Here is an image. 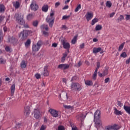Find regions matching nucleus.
<instances>
[{"instance_id": "obj_1", "label": "nucleus", "mask_w": 130, "mask_h": 130, "mask_svg": "<svg viewBox=\"0 0 130 130\" xmlns=\"http://www.w3.org/2000/svg\"><path fill=\"white\" fill-rule=\"evenodd\" d=\"M15 18L16 20V22L19 24V25H24V28H29V25L27 24H25V19H24V15L16 13L15 15Z\"/></svg>"}, {"instance_id": "obj_2", "label": "nucleus", "mask_w": 130, "mask_h": 130, "mask_svg": "<svg viewBox=\"0 0 130 130\" xmlns=\"http://www.w3.org/2000/svg\"><path fill=\"white\" fill-rule=\"evenodd\" d=\"M54 13L52 12L50 13V16H48V17L46 18V22L47 23H49V26L51 28H52V26H53V24H54Z\"/></svg>"}, {"instance_id": "obj_3", "label": "nucleus", "mask_w": 130, "mask_h": 130, "mask_svg": "<svg viewBox=\"0 0 130 130\" xmlns=\"http://www.w3.org/2000/svg\"><path fill=\"white\" fill-rule=\"evenodd\" d=\"M71 90L72 91H81L82 90V85L79 83H73L71 84Z\"/></svg>"}, {"instance_id": "obj_4", "label": "nucleus", "mask_w": 130, "mask_h": 130, "mask_svg": "<svg viewBox=\"0 0 130 130\" xmlns=\"http://www.w3.org/2000/svg\"><path fill=\"white\" fill-rule=\"evenodd\" d=\"M30 33H31V31L30 30H23L19 34V37H21L22 40H25V39H27Z\"/></svg>"}, {"instance_id": "obj_5", "label": "nucleus", "mask_w": 130, "mask_h": 130, "mask_svg": "<svg viewBox=\"0 0 130 130\" xmlns=\"http://www.w3.org/2000/svg\"><path fill=\"white\" fill-rule=\"evenodd\" d=\"M42 45V43L41 42V41H38L37 44H34L32 45V51H34L35 52H37V51H39Z\"/></svg>"}, {"instance_id": "obj_6", "label": "nucleus", "mask_w": 130, "mask_h": 130, "mask_svg": "<svg viewBox=\"0 0 130 130\" xmlns=\"http://www.w3.org/2000/svg\"><path fill=\"white\" fill-rule=\"evenodd\" d=\"M57 69L61 70L64 73L66 70L70 69V64L67 63L60 64L58 66Z\"/></svg>"}, {"instance_id": "obj_7", "label": "nucleus", "mask_w": 130, "mask_h": 130, "mask_svg": "<svg viewBox=\"0 0 130 130\" xmlns=\"http://www.w3.org/2000/svg\"><path fill=\"white\" fill-rule=\"evenodd\" d=\"M119 127L116 124L109 125L105 127V130H118Z\"/></svg>"}, {"instance_id": "obj_8", "label": "nucleus", "mask_w": 130, "mask_h": 130, "mask_svg": "<svg viewBox=\"0 0 130 130\" xmlns=\"http://www.w3.org/2000/svg\"><path fill=\"white\" fill-rule=\"evenodd\" d=\"M34 117L36 119H39L40 118V115H41V112L39 109H35L34 111Z\"/></svg>"}, {"instance_id": "obj_9", "label": "nucleus", "mask_w": 130, "mask_h": 130, "mask_svg": "<svg viewBox=\"0 0 130 130\" xmlns=\"http://www.w3.org/2000/svg\"><path fill=\"white\" fill-rule=\"evenodd\" d=\"M30 9L32 10V11H34L35 12H36L39 9V7L38 5L36 4V2L33 1L31 4H30Z\"/></svg>"}, {"instance_id": "obj_10", "label": "nucleus", "mask_w": 130, "mask_h": 130, "mask_svg": "<svg viewBox=\"0 0 130 130\" xmlns=\"http://www.w3.org/2000/svg\"><path fill=\"white\" fill-rule=\"evenodd\" d=\"M62 44L63 47V48L65 49H67L68 53L70 52V48H71V45H70L69 43L66 42L64 40H63L62 42Z\"/></svg>"}, {"instance_id": "obj_11", "label": "nucleus", "mask_w": 130, "mask_h": 130, "mask_svg": "<svg viewBox=\"0 0 130 130\" xmlns=\"http://www.w3.org/2000/svg\"><path fill=\"white\" fill-rule=\"evenodd\" d=\"M49 111L53 117H58V111L53 109H50Z\"/></svg>"}, {"instance_id": "obj_12", "label": "nucleus", "mask_w": 130, "mask_h": 130, "mask_svg": "<svg viewBox=\"0 0 130 130\" xmlns=\"http://www.w3.org/2000/svg\"><path fill=\"white\" fill-rule=\"evenodd\" d=\"M93 16H94V14H93V13L87 12L86 15H85L87 21L89 22V21L92 20Z\"/></svg>"}, {"instance_id": "obj_13", "label": "nucleus", "mask_w": 130, "mask_h": 130, "mask_svg": "<svg viewBox=\"0 0 130 130\" xmlns=\"http://www.w3.org/2000/svg\"><path fill=\"white\" fill-rule=\"evenodd\" d=\"M44 77H48L49 76V72H48L47 67H45L43 72L41 74Z\"/></svg>"}, {"instance_id": "obj_14", "label": "nucleus", "mask_w": 130, "mask_h": 130, "mask_svg": "<svg viewBox=\"0 0 130 130\" xmlns=\"http://www.w3.org/2000/svg\"><path fill=\"white\" fill-rule=\"evenodd\" d=\"M64 96H61V94H59V96L60 97V99H62L63 101H67L68 100H70L69 99V96H68V93L64 92Z\"/></svg>"}, {"instance_id": "obj_15", "label": "nucleus", "mask_w": 130, "mask_h": 130, "mask_svg": "<svg viewBox=\"0 0 130 130\" xmlns=\"http://www.w3.org/2000/svg\"><path fill=\"white\" fill-rule=\"evenodd\" d=\"M24 113L26 115V116H28L30 114V107L26 106L24 107Z\"/></svg>"}, {"instance_id": "obj_16", "label": "nucleus", "mask_w": 130, "mask_h": 130, "mask_svg": "<svg viewBox=\"0 0 130 130\" xmlns=\"http://www.w3.org/2000/svg\"><path fill=\"white\" fill-rule=\"evenodd\" d=\"M95 126L96 127L97 129H98L99 127H101V126H102L101 120L99 119L96 120L95 123Z\"/></svg>"}, {"instance_id": "obj_17", "label": "nucleus", "mask_w": 130, "mask_h": 130, "mask_svg": "<svg viewBox=\"0 0 130 130\" xmlns=\"http://www.w3.org/2000/svg\"><path fill=\"white\" fill-rule=\"evenodd\" d=\"M101 113H100V111L97 110L94 114V119H99L100 118V115Z\"/></svg>"}, {"instance_id": "obj_18", "label": "nucleus", "mask_w": 130, "mask_h": 130, "mask_svg": "<svg viewBox=\"0 0 130 130\" xmlns=\"http://www.w3.org/2000/svg\"><path fill=\"white\" fill-rule=\"evenodd\" d=\"M13 6L16 10H17V9H19V8H20L21 6V3H20L19 2L16 1V2H13Z\"/></svg>"}, {"instance_id": "obj_19", "label": "nucleus", "mask_w": 130, "mask_h": 130, "mask_svg": "<svg viewBox=\"0 0 130 130\" xmlns=\"http://www.w3.org/2000/svg\"><path fill=\"white\" fill-rule=\"evenodd\" d=\"M87 115V114H86ZM86 115L84 116V114H81L77 116V118L78 120H80L81 121H83L86 118Z\"/></svg>"}, {"instance_id": "obj_20", "label": "nucleus", "mask_w": 130, "mask_h": 130, "mask_svg": "<svg viewBox=\"0 0 130 130\" xmlns=\"http://www.w3.org/2000/svg\"><path fill=\"white\" fill-rule=\"evenodd\" d=\"M114 113L116 115H122V114H123V113L121 112V111L118 110L116 108H114Z\"/></svg>"}, {"instance_id": "obj_21", "label": "nucleus", "mask_w": 130, "mask_h": 130, "mask_svg": "<svg viewBox=\"0 0 130 130\" xmlns=\"http://www.w3.org/2000/svg\"><path fill=\"white\" fill-rule=\"evenodd\" d=\"M16 88V85L13 84L11 87V97L14 96L15 93V89Z\"/></svg>"}, {"instance_id": "obj_22", "label": "nucleus", "mask_w": 130, "mask_h": 130, "mask_svg": "<svg viewBox=\"0 0 130 130\" xmlns=\"http://www.w3.org/2000/svg\"><path fill=\"white\" fill-rule=\"evenodd\" d=\"M101 50H102V48L101 47H99V48L94 47L93 48V53H98V52H100Z\"/></svg>"}, {"instance_id": "obj_23", "label": "nucleus", "mask_w": 130, "mask_h": 130, "mask_svg": "<svg viewBox=\"0 0 130 130\" xmlns=\"http://www.w3.org/2000/svg\"><path fill=\"white\" fill-rule=\"evenodd\" d=\"M123 108L125 111H126V112L128 113V114H130V107L124 105L123 106Z\"/></svg>"}, {"instance_id": "obj_24", "label": "nucleus", "mask_w": 130, "mask_h": 130, "mask_svg": "<svg viewBox=\"0 0 130 130\" xmlns=\"http://www.w3.org/2000/svg\"><path fill=\"white\" fill-rule=\"evenodd\" d=\"M85 85L87 86H92L93 85V82L91 80H85Z\"/></svg>"}, {"instance_id": "obj_25", "label": "nucleus", "mask_w": 130, "mask_h": 130, "mask_svg": "<svg viewBox=\"0 0 130 130\" xmlns=\"http://www.w3.org/2000/svg\"><path fill=\"white\" fill-rule=\"evenodd\" d=\"M21 68L22 69H25L26 67H27V63L25 60H22L20 65Z\"/></svg>"}, {"instance_id": "obj_26", "label": "nucleus", "mask_w": 130, "mask_h": 130, "mask_svg": "<svg viewBox=\"0 0 130 130\" xmlns=\"http://www.w3.org/2000/svg\"><path fill=\"white\" fill-rule=\"evenodd\" d=\"M99 21V19L97 18H94L91 21V26H94L96 23H97Z\"/></svg>"}, {"instance_id": "obj_27", "label": "nucleus", "mask_w": 130, "mask_h": 130, "mask_svg": "<svg viewBox=\"0 0 130 130\" xmlns=\"http://www.w3.org/2000/svg\"><path fill=\"white\" fill-rule=\"evenodd\" d=\"M6 62V59H4L3 56H0V64H5Z\"/></svg>"}, {"instance_id": "obj_28", "label": "nucleus", "mask_w": 130, "mask_h": 130, "mask_svg": "<svg viewBox=\"0 0 130 130\" xmlns=\"http://www.w3.org/2000/svg\"><path fill=\"white\" fill-rule=\"evenodd\" d=\"M42 10L43 12H47L48 11V5H44L43 6Z\"/></svg>"}, {"instance_id": "obj_29", "label": "nucleus", "mask_w": 130, "mask_h": 130, "mask_svg": "<svg viewBox=\"0 0 130 130\" xmlns=\"http://www.w3.org/2000/svg\"><path fill=\"white\" fill-rule=\"evenodd\" d=\"M9 42L13 43V44H16L17 43V39L12 38L9 39Z\"/></svg>"}, {"instance_id": "obj_30", "label": "nucleus", "mask_w": 130, "mask_h": 130, "mask_svg": "<svg viewBox=\"0 0 130 130\" xmlns=\"http://www.w3.org/2000/svg\"><path fill=\"white\" fill-rule=\"evenodd\" d=\"M5 5L4 4H1L0 5V12L1 13H4L5 12Z\"/></svg>"}, {"instance_id": "obj_31", "label": "nucleus", "mask_w": 130, "mask_h": 130, "mask_svg": "<svg viewBox=\"0 0 130 130\" xmlns=\"http://www.w3.org/2000/svg\"><path fill=\"white\" fill-rule=\"evenodd\" d=\"M31 45V40L28 39L26 42L25 43V45L26 47H28V46H30Z\"/></svg>"}, {"instance_id": "obj_32", "label": "nucleus", "mask_w": 130, "mask_h": 130, "mask_svg": "<svg viewBox=\"0 0 130 130\" xmlns=\"http://www.w3.org/2000/svg\"><path fill=\"white\" fill-rule=\"evenodd\" d=\"M81 9H82V6L81 4H79L75 10V13L79 12V10H81Z\"/></svg>"}, {"instance_id": "obj_33", "label": "nucleus", "mask_w": 130, "mask_h": 130, "mask_svg": "<svg viewBox=\"0 0 130 130\" xmlns=\"http://www.w3.org/2000/svg\"><path fill=\"white\" fill-rule=\"evenodd\" d=\"M95 29L96 31H100V30H102V25H98L95 26Z\"/></svg>"}, {"instance_id": "obj_34", "label": "nucleus", "mask_w": 130, "mask_h": 130, "mask_svg": "<svg viewBox=\"0 0 130 130\" xmlns=\"http://www.w3.org/2000/svg\"><path fill=\"white\" fill-rule=\"evenodd\" d=\"M78 38V36H75L72 40L71 41V43L72 44H75L77 42V39Z\"/></svg>"}, {"instance_id": "obj_35", "label": "nucleus", "mask_w": 130, "mask_h": 130, "mask_svg": "<svg viewBox=\"0 0 130 130\" xmlns=\"http://www.w3.org/2000/svg\"><path fill=\"white\" fill-rule=\"evenodd\" d=\"M106 6L107 7V8H110V7L112 6V3H111L110 1H107Z\"/></svg>"}, {"instance_id": "obj_36", "label": "nucleus", "mask_w": 130, "mask_h": 130, "mask_svg": "<svg viewBox=\"0 0 130 130\" xmlns=\"http://www.w3.org/2000/svg\"><path fill=\"white\" fill-rule=\"evenodd\" d=\"M124 19V17H123V15H120L119 17L117 19V21L118 22H121V21H122V20Z\"/></svg>"}, {"instance_id": "obj_37", "label": "nucleus", "mask_w": 130, "mask_h": 130, "mask_svg": "<svg viewBox=\"0 0 130 130\" xmlns=\"http://www.w3.org/2000/svg\"><path fill=\"white\" fill-rule=\"evenodd\" d=\"M125 44V43H123L119 46V48H118L119 51H121V50H122V49H123V46H124Z\"/></svg>"}, {"instance_id": "obj_38", "label": "nucleus", "mask_w": 130, "mask_h": 130, "mask_svg": "<svg viewBox=\"0 0 130 130\" xmlns=\"http://www.w3.org/2000/svg\"><path fill=\"white\" fill-rule=\"evenodd\" d=\"M27 19L28 21L32 20V19H33V14H28L27 16Z\"/></svg>"}, {"instance_id": "obj_39", "label": "nucleus", "mask_w": 130, "mask_h": 130, "mask_svg": "<svg viewBox=\"0 0 130 130\" xmlns=\"http://www.w3.org/2000/svg\"><path fill=\"white\" fill-rule=\"evenodd\" d=\"M121 57H123V58H125L127 55H126V53L125 52H122L120 55Z\"/></svg>"}, {"instance_id": "obj_40", "label": "nucleus", "mask_w": 130, "mask_h": 130, "mask_svg": "<svg viewBox=\"0 0 130 130\" xmlns=\"http://www.w3.org/2000/svg\"><path fill=\"white\" fill-rule=\"evenodd\" d=\"M4 36H3V30L0 29V42H2Z\"/></svg>"}, {"instance_id": "obj_41", "label": "nucleus", "mask_w": 130, "mask_h": 130, "mask_svg": "<svg viewBox=\"0 0 130 130\" xmlns=\"http://www.w3.org/2000/svg\"><path fill=\"white\" fill-rule=\"evenodd\" d=\"M32 25L34 27H37L38 26V21L36 20L32 22Z\"/></svg>"}, {"instance_id": "obj_42", "label": "nucleus", "mask_w": 130, "mask_h": 130, "mask_svg": "<svg viewBox=\"0 0 130 130\" xmlns=\"http://www.w3.org/2000/svg\"><path fill=\"white\" fill-rule=\"evenodd\" d=\"M125 16H126V17H125L126 21H130V15L129 14H125Z\"/></svg>"}, {"instance_id": "obj_43", "label": "nucleus", "mask_w": 130, "mask_h": 130, "mask_svg": "<svg viewBox=\"0 0 130 130\" xmlns=\"http://www.w3.org/2000/svg\"><path fill=\"white\" fill-rule=\"evenodd\" d=\"M70 17H71V15H68V16L64 15L62 17V20H67V19H69V18H70Z\"/></svg>"}, {"instance_id": "obj_44", "label": "nucleus", "mask_w": 130, "mask_h": 130, "mask_svg": "<svg viewBox=\"0 0 130 130\" xmlns=\"http://www.w3.org/2000/svg\"><path fill=\"white\" fill-rule=\"evenodd\" d=\"M5 50L6 51H7V52H11V48L9 46H6L5 47Z\"/></svg>"}, {"instance_id": "obj_45", "label": "nucleus", "mask_w": 130, "mask_h": 130, "mask_svg": "<svg viewBox=\"0 0 130 130\" xmlns=\"http://www.w3.org/2000/svg\"><path fill=\"white\" fill-rule=\"evenodd\" d=\"M92 79L93 80H95L97 79V73H93L92 75Z\"/></svg>"}, {"instance_id": "obj_46", "label": "nucleus", "mask_w": 130, "mask_h": 130, "mask_svg": "<svg viewBox=\"0 0 130 130\" xmlns=\"http://www.w3.org/2000/svg\"><path fill=\"white\" fill-rule=\"evenodd\" d=\"M58 130H64V127L62 125H59L58 126Z\"/></svg>"}, {"instance_id": "obj_47", "label": "nucleus", "mask_w": 130, "mask_h": 130, "mask_svg": "<svg viewBox=\"0 0 130 130\" xmlns=\"http://www.w3.org/2000/svg\"><path fill=\"white\" fill-rule=\"evenodd\" d=\"M64 108H66V109H73V107L71 106H68V105H65L64 106Z\"/></svg>"}, {"instance_id": "obj_48", "label": "nucleus", "mask_w": 130, "mask_h": 130, "mask_svg": "<svg viewBox=\"0 0 130 130\" xmlns=\"http://www.w3.org/2000/svg\"><path fill=\"white\" fill-rule=\"evenodd\" d=\"M103 74H104V76H106L107 75H108V69L105 70Z\"/></svg>"}, {"instance_id": "obj_49", "label": "nucleus", "mask_w": 130, "mask_h": 130, "mask_svg": "<svg viewBox=\"0 0 130 130\" xmlns=\"http://www.w3.org/2000/svg\"><path fill=\"white\" fill-rule=\"evenodd\" d=\"M35 77L36 79H40V78H41V75L38 73L35 75Z\"/></svg>"}, {"instance_id": "obj_50", "label": "nucleus", "mask_w": 130, "mask_h": 130, "mask_svg": "<svg viewBox=\"0 0 130 130\" xmlns=\"http://www.w3.org/2000/svg\"><path fill=\"white\" fill-rule=\"evenodd\" d=\"M46 26H47V25L46 24H43L41 26V29H42V30H44V29H45L46 27Z\"/></svg>"}, {"instance_id": "obj_51", "label": "nucleus", "mask_w": 130, "mask_h": 130, "mask_svg": "<svg viewBox=\"0 0 130 130\" xmlns=\"http://www.w3.org/2000/svg\"><path fill=\"white\" fill-rule=\"evenodd\" d=\"M110 80V78H109V77H108L105 79V83L106 84H107V83H108V82H109Z\"/></svg>"}, {"instance_id": "obj_52", "label": "nucleus", "mask_w": 130, "mask_h": 130, "mask_svg": "<svg viewBox=\"0 0 130 130\" xmlns=\"http://www.w3.org/2000/svg\"><path fill=\"white\" fill-rule=\"evenodd\" d=\"M46 128V126H45L44 125H42L41 126L40 130H45Z\"/></svg>"}, {"instance_id": "obj_53", "label": "nucleus", "mask_w": 130, "mask_h": 130, "mask_svg": "<svg viewBox=\"0 0 130 130\" xmlns=\"http://www.w3.org/2000/svg\"><path fill=\"white\" fill-rule=\"evenodd\" d=\"M43 34L44 35V36H48V32L43 31Z\"/></svg>"}, {"instance_id": "obj_54", "label": "nucleus", "mask_w": 130, "mask_h": 130, "mask_svg": "<svg viewBox=\"0 0 130 130\" xmlns=\"http://www.w3.org/2000/svg\"><path fill=\"white\" fill-rule=\"evenodd\" d=\"M60 5V2H56L55 4V8H57V7H58Z\"/></svg>"}, {"instance_id": "obj_55", "label": "nucleus", "mask_w": 130, "mask_h": 130, "mask_svg": "<svg viewBox=\"0 0 130 130\" xmlns=\"http://www.w3.org/2000/svg\"><path fill=\"white\" fill-rule=\"evenodd\" d=\"M117 105H118L120 107H122V103H121L120 101L117 102Z\"/></svg>"}, {"instance_id": "obj_56", "label": "nucleus", "mask_w": 130, "mask_h": 130, "mask_svg": "<svg viewBox=\"0 0 130 130\" xmlns=\"http://www.w3.org/2000/svg\"><path fill=\"white\" fill-rule=\"evenodd\" d=\"M85 47V44L84 43H82V44H81L80 45V48H81V49H83V48H84Z\"/></svg>"}, {"instance_id": "obj_57", "label": "nucleus", "mask_w": 130, "mask_h": 130, "mask_svg": "<svg viewBox=\"0 0 130 130\" xmlns=\"http://www.w3.org/2000/svg\"><path fill=\"white\" fill-rule=\"evenodd\" d=\"M114 15H115V12H113L110 14V17L113 18V17L114 16Z\"/></svg>"}, {"instance_id": "obj_58", "label": "nucleus", "mask_w": 130, "mask_h": 130, "mask_svg": "<svg viewBox=\"0 0 130 130\" xmlns=\"http://www.w3.org/2000/svg\"><path fill=\"white\" fill-rule=\"evenodd\" d=\"M68 56V52H66L64 53H63V56L62 57H64L66 58Z\"/></svg>"}, {"instance_id": "obj_59", "label": "nucleus", "mask_w": 130, "mask_h": 130, "mask_svg": "<svg viewBox=\"0 0 130 130\" xmlns=\"http://www.w3.org/2000/svg\"><path fill=\"white\" fill-rule=\"evenodd\" d=\"M52 47H57V44L56 43H54L52 45Z\"/></svg>"}, {"instance_id": "obj_60", "label": "nucleus", "mask_w": 130, "mask_h": 130, "mask_svg": "<svg viewBox=\"0 0 130 130\" xmlns=\"http://www.w3.org/2000/svg\"><path fill=\"white\" fill-rule=\"evenodd\" d=\"M5 17L4 16H0V23H2V21H4Z\"/></svg>"}, {"instance_id": "obj_61", "label": "nucleus", "mask_w": 130, "mask_h": 130, "mask_svg": "<svg viewBox=\"0 0 130 130\" xmlns=\"http://www.w3.org/2000/svg\"><path fill=\"white\" fill-rule=\"evenodd\" d=\"M66 60V58L62 57L61 58V62H64V61Z\"/></svg>"}, {"instance_id": "obj_62", "label": "nucleus", "mask_w": 130, "mask_h": 130, "mask_svg": "<svg viewBox=\"0 0 130 130\" xmlns=\"http://www.w3.org/2000/svg\"><path fill=\"white\" fill-rule=\"evenodd\" d=\"M96 68L99 69L100 68V62H98L96 63Z\"/></svg>"}, {"instance_id": "obj_63", "label": "nucleus", "mask_w": 130, "mask_h": 130, "mask_svg": "<svg viewBox=\"0 0 130 130\" xmlns=\"http://www.w3.org/2000/svg\"><path fill=\"white\" fill-rule=\"evenodd\" d=\"M69 9V6L66 5L63 8V10H68Z\"/></svg>"}, {"instance_id": "obj_64", "label": "nucleus", "mask_w": 130, "mask_h": 130, "mask_svg": "<svg viewBox=\"0 0 130 130\" xmlns=\"http://www.w3.org/2000/svg\"><path fill=\"white\" fill-rule=\"evenodd\" d=\"M81 64H82V63H81V61H80L78 63L77 67H78V68H80V66H81Z\"/></svg>"}]
</instances>
